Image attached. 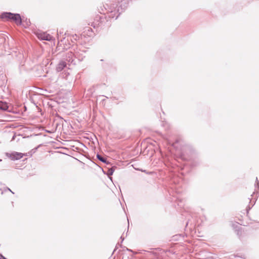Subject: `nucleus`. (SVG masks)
I'll use <instances>...</instances> for the list:
<instances>
[{
    "label": "nucleus",
    "mask_w": 259,
    "mask_h": 259,
    "mask_svg": "<svg viewBox=\"0 0 259 259\" xmlns=\"http://www.w3.org/2000/svg\"><path fill=\"white\" fill-rule=\"evenodd\" d=\"M130 1L117 0V2L115 3L109 2L108 3L101 5L98 8L99 12L106 15L105 17L97 16L92 26L94 28L109 26V23L106 24L108 23V20L105 22V20L107 17L109 19L116 20L123 10L127 8Z\"/></svg>",
    "instance_id": "obj_1"
},
{
    "label": "nucleus",
    "mask_w": 259,
    "mask_h": 259,
    "mask_svg": "<svg viewBox=\"0 0 259 259\" xmlns=\"http://www.w3.org/2000/svg\"><path fill=\"white\" fill-rule=\"evenodd\" d=\"M181 158L184 160L189 161L191 166L192 167L198 166L201 162L198 155L194 151H190V154L188 156H186L184 153H182Z\"/></svg>",
    "instance_id": "obj_2"
},
{
    "label": "nucleus",
    "mask_w": 259,
    "mask_h": 259,
    "mask_svg": "<svg viewBox=\"0 0 259 259\" xmlns=\"http://www.w3.org/2000/svg\"><path fill=\"white\" fill-rule=\"evenodd\" d=\"M0 18L2 19L12 20L17 25H21L22 23V19L19 14H14L11 12H3L0 15Z\"/></svg>",
    "instance_id": "obj_3"
},
{
    "label": "nucleus",
    "mask_w": 259,
    "mask_h": 259,
    "mask_svg": "<svg viewBox=\"0 0 259 259\" xmlns=\"http://www.w3.org/2000/svg\"><path fill=\"white\" fill-rule=\"evenodd\" d=\"M85 51L83 50H79V51H76L74 54H73L72 52H69L67 55L66 60L69 62L75 64V62L73 57H74V58L78 59L79 61H81L85 57Z\"/></svg>",
    "instance_id": "obj_4"
},
{
    "label": "nucleus",
    "mask_w": 259,
    "mask_h": 259,
    "mask_svg": "<svg viewBox=\"0 0 259 259\" xmlns=\"http://www.w3.org/2000/svg\"><path fill=\"white\" fill-rule=\"evenodd\" d=\"M6 155L8 157L10 158L13 160L20 159L23 156L22 153L16 152L12 153H6Z\"/></svg>",
    "instance_id": "obj_5"
},
{
    "label": "nucleus",
    "mask_w": 259,
    "mask_h": 259,
    "mask_svg": "<svg viewBox=\"0 0 259 259\" xmlns=\"http://www.w3.org/2000/svg\"><path fill=\"white\" fill-rule=\"evenodd\" d=\"M38 37L42 40L50 41L52 39V36L45 32L38 33Z\"/></svg>",
    "instance_id": "obj_6"
},
{
    "label": "nucleus",
    "mask_w": 259,
    "mask_h": 259,
    "mask_svg": "<svg viewBox=\"0 0 259 259\" xmlns=\"http://www.w3.org/2000/svg\"><path fill=\"white\" fill-rule=\"evenodd\" d=\"M67 63L65 61L61 60L60 61V62L58 63L56 67V70L58 72L61 71L65 67H66Z\"/></svg>",
    "instance_id": "obj_7"
},
{
    "label": "nucleus",
    "mask_w": 259,
    "mask_h": 259,
    "mask_svg": "<svg viewBox=\"0 0 259 259\" xmlns=\"http://www.w3.org/2000/svg\"><path fill=\"white\" fill-rule=\"evenodd\" d=\"M8 106L6 102L0 101V110L6 111L8 109Z\"/></svg>",
    "instance_id": "obj_8"
},
{
    "label": "nucleus",
    "mask_w": 259,
    "mask_h": 259,
    "mask_svg": "<svg viewBox=\"0 0 259 259\" xmlns=\"http://www.w3.org/2000/svg\"><path fill=\"white\" fill-rule=\"evenodd\" d=\"M97 158L101 161L104 162V163H107V160L106 159V158L103 157L101 155H100V154H97Z\"/></svg>",
    "instance_id": "obj_9"
},
{
    "label": "nucleus",
    "mask_w": 259,
    "mask_h": 259,
    "mask_svg": "<svg viewBox=\"0 0 259 259\" xmlns=\"http://www.w3.org/2000/svg\"><path fill=\"white\" fill-rule=\"evenodd\" d=\"M114 171V169L113 167H111L108 169L107 175L108 176H111L113 175Z\"/></svg>",
    "instance_id": "obj_10"
},
{
    "label": "nucleus",
    "mask_w": 259,
    "mask_h": 259,
    "mask_svg": "<svg viewBox=\"0 0 259 259\" xmlns=\"http://www.w3.org/2000/svg\"><path fill=\"white\" fill-rule=\"evenodd\" d=\"M37 149V147L32 149L31 151L29 152L28 153H26V155L32 156V154L35 152Z\"/></svg>",
    "instance_id": "obj_11"
},
{
    "label": "nucleus",
    "mask_w": 259,
    "mask_h": 259,
    "mask_svg": "<svg viewBox=\"0 0 259 259\" xmlns=\"http://www.w3.org/2000/svg\"><path fill=\"white\" fill-rule=\"evenodd\" d=\"M255 187H257L259 189V181L257 180V178H256Z\"/></svg>",
    "instance_id": "obj_12"
},
{
    "label": "nucleus",
    "mask_w": 259,
    "mask_h": 259,
    "mask_svg": "<svg viewBox=\"0 0 259 259\" xmlns=\"http://www.w3.org/2000/svg\"><path fill=\"white\" fill-rule=\"evenodd\" d=\"M5 189L6 191V190L9 191L11 192H12L13 194H14V192L10 189H9V188H8V187L5 188Z\"/></svg>",
    "instance_id": "obj_13"
},
{
    "label": "nucleus",
    "mask_w": 259,
    "mask_h": 259,
    "mask_svg": "<svg viewBox=\"0 0 259 259\" xmlns=\"http://www.w3.org/2000/svg\"><path fill=\"white\" fill-rule=\"evenodd\" d=\"M0 259H7L5 256H4L2 254L0 253Z\"/></svg>",
    "instance_id": "obj_14"
},
{
    "label": "nucleus",
    "mask_w": 259,
    "mask_h": 259,
    "mask_svg": "<svg viewBox=\"0 0 259 259\" xmlns=\"http://www.w3.org/2000/svg\"><path fill=\"white\" fill-rule=\"evenodd\" d=\"M139 170L141 171H143V172H144L146 174H148V172H146V171L145 170H142V169H139Z\"/></svg>",
    "instance_id": "obj_15"
},
{
    "label": "nucleus",
    "mask_w": 259,
    "mask_h": 259,
    "mask_svg": "<svg viewBox=\"0 0 259 259\" xmlns=\"http://www.w3.org/2000/svg\"><path fill=\"white\" fill-rule=\"evenodd\" d=\"M127 250L128 251H132V250L131 249H127Z\"/></svg>",
    "instance_id": "obj_16"
},
{
    "label": "nucleus",
    "mask_w": 259,
    "mask_h": 259,
    "mask_svg": "<svg viewBox=\"0 0 259 259\" xmlns=\"http://www.w3.org/2000/svg\"><path fill=\"white\" fill-rule=\"evenodd\" d=\"M59 33H60V34H62V33H63V32H61V31H59Z\"/></svg>",
    "instance_id": "obj_17"
},
{
    "label": "nucleus",
    "mask_w": 259,
    "mask_h": 259,
    "mask_svg": "<svg viewBox=\"0 0 259 259\" xmlns=\"http://www.w3.org/2000/svg\"><path fill=\"white\" fill-rule=\"evenodd\" d=\"M120 238L122 239V241H123V239H124V238H122V236H121V237H120Z\"/></svg>",
    "instance_id": "obj_18"
},
{
    "label": "nucleus",
    "mask_w": 259,
    "mask_h": 259,
    "mask_svg": "<svg viewBox=\"0 0 259 259\" xmlns=\"http://www.w3.org/2000/svg\"><path fill=\"white\" fill-rule=\"evenodd\" d=\"M104 61V60H103V59H101V60H100V61Z\"/></svg>",
    "instance_id": "obj_19"
},
{
    "label": "nucleus",
    "mask_w": 259,
    "mask_h": 259,
    "mask_svg": "<svg viewBox=\"0 0 259 259\" xmlns=\"http://www.w3.org/2000/svg\"><path fill=\"white\" fill-rule=\"evenodd\" d=\"M188 225V222H187V224H186V226H187Z\"/></svg>",
    "instance_id": "obj_20"
}]
</instances>
